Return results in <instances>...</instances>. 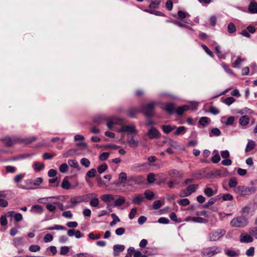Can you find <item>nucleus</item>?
Masks as SVG:
<instances>
[{"label":"nucleus","instance_id":"49530a36","mask_svg":"<svg viewBox=\"0 0 257 257\" xmlns=\"http://www.w3.org/2000/svg\"><path fill=\"white\" fill-rule=\"evenodd\" d=\"M209 120L210 119L208 117L203 116L200 118L199 123L200 125L204 126L209 122Z\"/></svg>","mask_w":257,"mask_h":257},{"label":"nucleus","instance_id":"680f3d73","mask_svg":"<svg viewBox=\"0 0 257 257\" xmlns=\"http://www.w3.org/2000/svg\"><path fill=\"white\" fill-rule=\"evenodd\" d=\"M53 239V235L50 233L46 234L44 237V240L45 242H49Z\"/></svg>","mask_w":257,"mask_h":257},{"label":"nucleus","instance_id":"7ed1b4c3","mask_svg":"<svg viewBox=\"0 0 257 257\" xmlns=\"http://www.w3.org/2000/svg\"><path fill=\"white\" fill-rule=\"evenodd\" d=\"M154 103L150 102L143 104L140 106L141 112H143L147 117H151L154 115Z\"/></svg>","mask_w":257,"mask_h":257},{"label":"nucleus","instance_id":"8fccbe9b","mask_svg":"<svg viewBox=\"0 0 257 257\" xmlns=\"http://www.w3.org/2000/svg\"><path fill=\"white\" fill-rule=\"evenodd\" d=\"M75 152H76L75 150H73V149L69 150L68 151L66 152L65 153H63V157L64 158H68L69 157L73 156L74 154H75Z\"/></svg>","mask_w":257,"mask_h":257},{"label":"nucleus","instance_id":"9b49d317","mask_svg":"<svg viewBox=\"0 0 257 257\" xmlns=\"http://www.w3.org/2000/svg\"><path fill=\"white\" fill-rule=\"evenodd\" d=\"M148 137L150 139H154L160 137L159 132L154 126H152L147 133Z\"/></svg>","mask_w":257,"mask_h":257},{"label":"nucleus","instance_id":"6e6552de","mask_svg":"<svg viewBox=\"0 0 257 257\" xmlns=\"http://www.w3.org/2000/svg\"><path fill=\"white\" fill-rule=\"evenodd\" d=\"M1 141L8 147H11L16 143H20V138L16 137L13 138L6 137L2 139Z\"/></svg>","mask_w":257,"mask_h":257},{"label":"nucleus","instance_id":"b1692460","mask_svg":"<svg viewBox=\"0 0 257 257\" xmlns=\"http://www.w3.org/2000/svg\"><path fill=\"white\" fill-rule=\"evenodd\" d=\"M164 109L169 114H171L175 110L174 104L173 103H167L165 105Z\"/></svg>","mask_w":257,"mask_h":257},{"label":"nucleus","instance_id":"0e129e2a","mask_svg":"<svg viewBox=\"0 0 257 257\" xmlns=\"http://www.w3.org/2000/svg\"><path fill=\"white\" fill-rule=\"evenodd\" d=\"M220 161V157L219 153L215 154L212 158L211 161L215 164L218 163Z\"/></svg>","mask_w":257,"mask_h":257},{"label":"nucleus","instance_id":"1a4fd4ad","mask_svg":"<svg viewBox=\"0 0 257 257\" xmlns=\"http://www.w3.org/2000/svg\"><path fill=\"white\" fill-rule=\"evenodd\" d=\"M117 195H114L110 194H105L101 195L100 199L102 201L107 203V208H108L110 206L108 203L112 201H114Z\"/></svg>","mask_w":257,"mask_h":257},{"label":"nucleus","instance_id":"a19ab883","mask_svg":"<svg viewBox=\"0 0 257 257\" xmlns=\"http://www.w3.org/2000/svg\"><path fill=\"white\" fill-rule=\"evenodd\" d=\"M237 184V179L234 177L231 178L228 182V186L230 188H234Z\"/></svg>","mask_w":257,"mask_h":257},{"label":"nucleus","instance_id":"774afa93","mask_svg":"<svg viewBox=\"0 0 257 257\" xmlns=\"http://www.w3.org/2000/svg\"><path fill=\"white\" fill-rule=\"evenodd\" d=\"M69 251V247L67 246H63L61 247L60 254L61 255H66Z\"/></svg>","mask_w":257,"mask_h":257},{"label":"nucleus","instance_id":"393cba45","mask_svg":"<svg viewBox=\"0 0 257 257\" xmlns=\"http://www.w3.org/2000/svg\"><path fill=\"white\" fill-rule=\"evenodd\" d=\"M167 145L174 149H177L180 146L179 143L178 142L174 141L171 139H169L167 142Z\"/></svg>","mask_w":257,"mask_h":257},{"label":"nucleus","instance_id":"37998d69","mask_svg":"<svg viewBox=\"0 0 257 257\" xmlns=\"http://www.w3.org/2000/svg\"><path fill=\"white\" fill-rule=\"evenodd\" d=\"M47 230H65L66 228L63 226L60 225L55 224L53 226L49 227L47 228Z\"/></svg>","mask_w":257,"mask_h":257},{"label":"nucleus","instance_id":"39448f33","mask_svg":"<svg viewBox=\"0 0 257 257\" xmlns=\"http://www.w3.org/2000/svg\"><path fill=\"white\" fill-rule=\"evenodd\" d=\"M226 230L223 229H217L209 233L208 239L210 241L218 240L226 233Z\"/></svg>","mask_w":257,"mask_h":257},{"label":"nucleus","instance_id":"ea45409f","mask_svg":"<svg viewBox=\"0 0 257 257\" xmlns=\"http://www.w3.org/2000/svg\"><path fill=\"white\" fill-rule=\"evenodd\" d=\"M117 120L115 118H110L108 119V122H107V126L109 128L111 129L114 124L117 123Z\"/></svg>","mask_w":257,"mask_h":257},{"label":"nucleus","instance_id":"a878e982","mask_svg":"<svg viewBox=\"0 0 257 257\" xmlns=\"http://www.w3.org/2000/svg\"><path fill=\"white\" fill-rule=\"evenodd\" d=\"M255 146V142L252 140H249L245 149V152H248L252 150L254 148Z\"/></svg>","mask_w":257,"mask_h":257},{"label":"nucleus","instance_id":"ddd939ff","mask_svg":"<svg viewBox=\"0 0 257 257\" xmlns=\"http://www.w3.org/2000/svg\"><path fill=\"white\" fill-rule=\"evenodd\" d=\"M225 254L228 257H237L240 254V251L238 249L234 250L229 248L225 250Z\"/></svg>","mask_w":257,"mask_h":257},{"label":"nucleus","instance_id":"c85d7f7f","mask_svg":"<svg viewBox=\"0 0 257 257\" xmlns=\"http://www.w3.org/2000/svg\"><path fill=\"white\" fill-rule=\"evenodd\" d=\"M27 183L30 184H33L36 186H39L43 182V179L41 177L37 178L34 181L32 180L29 179L27 180Z\"/></svg>","mask_w":257,"mask_h":257},{"label":"nucleus","instance_id":"dca6fc26","mask_svg":"<svg viewBox=\"0 0 257 257\" xmlns=\"http://www.w3.org/2000/svg\"><path fill=\"white\" fill-rule=\"evenodd\" d=\"M125 249V246L121 244H116L113 246V255L117 256L119 255V252L123 251Z\"/></svg>","mask_w":257,"mask_h":257},{"label":"nucleus","instance_id":"e2e57ef3","mask_svg":"<svg viewBox=\"0 0 257 257\" xmlns=\"http://www.w3.org/2000/svg\"><path fill=\"white\" fill-rule=\"evenodd\" d=\"M162 205L161 201L159 200H156L155 201L153 204V208L154 209H158L161 207Z\"/></svg>","mask_w":257,"mask_h":257},{"label":"nucleus","instance_id":"6ab92c4d","mask_svg":"<svg viewBox=\"0 0 257 257\" xmlns=\"http://www.w3.org/2000/svg\"><path fill=\"white\" fill-rule=\"evenodd\" d=\"M253 241L252 237L247 233L241 234L240 235V241L242 242L249 243Z\"/></svg>","mask_w":257,"mask_h":257},{"label":"nucleus","instance_id":"2eb2a0df","mask_svg":"<svg viewBox=\"0 0 257 257\" xmlns=\"http://www.w3.org/2000/svg\"><path fill=\"white\" fill-rule=\"evenodd\" d=\"M190 16V15L183 11L180 10L178 12V17L177 18L182 20L183 22L187 23V24H190V22L187 21V20H184L185 18H187Z\"/></svg>","mask_w":257,"mask_h":257},{"label":"nucleus","instance_id":"79ce46f5","mask_svg":"<svg viewBox=\"0 0 257 257\" xmlns=\"http://www.w3.org/2000/svg\"><path fill=\"white\" fill-rule=\"evenodd\" d=\"M221 134L220 131L218 128H213L211 130V132L209 134V136L210 137L213 136H219Z\"/></svg>","mask_w":257,"mask_h":257},{"label":"nucleus","instance_id":"c03bdc74","mask_svg":"<svg viewBox=\"0 0 257 257\" xmlns=\"http://www.w3.org/2000/svg\"><path fill=\"white\" fill-rule=\"evenodd\" d=\"M227 31L230 34H232L236 31V27L234 24L230 23L227 26Z\"/></svg>","mask_w":257,"mask_h":257},{"label":"nucleus","instance_id":"473e14b6","mask_svg":"<svg viewBox=\"0 0 257 257\" xmlns=\"http://www.w3.org/2000/svg\"><path fill=\"white\" fill-rule=\"evenodd\" d=\"M13 244L16 247L24 244L23 237H15L13 239Z\"/></svg>","mask_w":257,"mask_h":257},{"label":"nucleus","instance_id":"3c124183","mask_svg":"<svg viewBox=\"0 0 257 257\" xmlns=\"http://www.w3.org/2000/svg\"><path fill=\"white\" fill-rule=\"evenodd\" d=\"M108 168V166L106 164H103L99 166L97 168L98 172L99 174H102Z\"/></svg>","mask_w":257,"mask_h":257},{"label":"nucleus","instance_id":"cd10ccee","mask_svg":"<svg viewBox=\"0 0 257 257\" xmlns=\"http://www.w3.org/2000/svg\"><path fill=\"white\" fill-rule=\"evenodd\" d=\"M118 197L116 200H114V205L116 206H120L123 204L125 201V199L124 197L121 196H117L116 198Z\"/></svg>","mask_w":257,"mask_h":257},{"label":"nucleus","instance_id":"f8f14e48","mask_svg":"<svg viewBox=\"0 0 257 257\" xmlns=\"http://www.w3.org/2000/svg\"><path fill=\"white\" fill-rule=\"evenodd\" d=\"M198 185L192 184L189 185L186 189L184 191V195L183 196H188L191 195L193 192H194L198 188ZM182 196V195H181Z\"/></svg>","mask_w":257,"mask_h":257},{"label":"nucleus","instance_id":"338daca9","mask_svg":"<svg viewBox=\"0 0 257 257\" xmlns=\"http://www.w3.org/2000/svg\"><path fill=\"white\" fill-rule=\"evenodd\" d=\"M40 248V246L38 245H31L29 246V250L31 252L38 251Z\"/></svg>","mask_w":257,"mask_h":257},{"label":"nucleus","instance_id":"bf43d9fd","mask_svg":"<svg viewBox=\"0 0 257 257\" xmlns=\"http://www.w3.org/2000/svg\"><path fill=\"white\" fill-rule=\"evenodd\" d=\"M222 198L224 201H231L233 200V196L229 193L223 194Z\"/></svg>","mask_w":257,"mask_h":257},{"label":"nucleus","instance_id":"0eeeda50","mask_svg":"<svg viewBox=\"0 0 257 257\" xmlns=\"http://www.w3.org/2000/svg\"><path fill=\"white\" fill-rule=\"evenodd\" d=\"M97 194L94 193H90L84 196H78L74 197H72L70 199V202L72 205H74L77 203H79L82 202L87 201V199H84L85 197H92L93 196H97Z\"/></svg>","mask_w":257,"mask_h":257},{"label":"nucleus","instance_id":"7c9ffc66","mask_svg":"<svg viewBox=\"0 0 257 257\" xmlns=\"http://www.w3.org/2000/svg\"><path fill=\"white\" fill-rule=\"evenodd\" d=\"M61 187L63 189L68 190L71 188V184L68 180V177H65L62 182Z\"/></svg>","mask_w":257,"mask_h":257},{"label":"nucleus","instance_id":"5fc2aeb1","mask_svg":"<svg viewBox=\"0 0 257 257\" xmlns=\"http://www.w3.org/2000/svg\"><path fill=\"white\" fill-rule=\"evenodd\" d=\"M235 99L232 96L227 97L225 99L223 102L227 105H230L235 101Z\"/></svg>","mask_w":257,"mask_h":257},{"label":"nucleus","instance_id":"58836bf2","mask_svg":"<svg viewBox=\"0 0 257 257\" xmlns=\"http://www.w3.org/2000/svg\"><path fill=\"white\" fill-rule=\"evenodd\" d=\"M107 118L103 116L98 115L94 117L93 121L97 124H100L103 121L106 120Z\"/></svg>","mask_w":257,"mask_h":257},{"label":"nucleus","instance_id":"c9c22d12","mask_svg":"<svg viewBox=\"0 0 257 257\" xmlns=\"http://www.w3.org/2000/svg\"><path fill=\"white\" fill-rule=\"evenodd\" d=\"M144 195V198H146L148 200H151L153 199L154 194L152 191L150 190H147L145 192Z\"/></svg>","mask_w":257,"mask_h":257},{"label":"nucleus","instance_id":"09e8293b","mask_svg":"<svg viewBox=\"0 0 257 257\" xmlns=\"http://www.w3.org/2000/svg\"><path fill=\"white\" fill-rule=\"evenodd\" d=\"M204 193L208 197H211L214 194L213 190L210 187L205 188Z\"/></svg>","mask_w":257,"mask_h":257},{"label":"nucleus","instance_id":"72a5a7b5","mask_svg":"<svg viewBox=\"0 0 257 257\" xmlns=\"http://www.w3.org/2000/svg\"><path fill=\"white\" fill-rule=\"evenodd\" d=\"M31 211L34 213L41 214L43 212V208L41 205H35L32 206Z\"/></svg>","mask_w":257,"mask_h":257},{"label":"nucleus","instance_id":"de8ad7c7","mask_svg":"<svg viewBox=\"0 0 257 257\" xmlns=\"http://www.w3.org/2000/svg\"><path fill=\"white\" fill-rule=\"evenodd\" d=\"M192 221L198 223H206L207 220L201 217H193Z\"/></svg>","mask_w":257,"mask_h":257},{"label":"nucleus","instance_id":"5701e85b","mask_svg":"<svg viewBox=\"0 0 257 257\" xmlns=\"http://www.w3.org/2000/svg\"><path fill=\"white\" fill-rule=\"evenodd\" d=\"M248 10L252 14H257V3L252 1L248 6Z\"/></svg>","mask_w":257,"mask_h":257},{"label":"nucleus","instance_id":"e433bc0d","mask_svg":"<svg viewBox=\"0 0 257 257\" xmlns=\"http://www.w3.org/2000/svg\"><path fill=\"white\" fill-rule=\"evenodd\" d=\"M99 202V199L96 196H93L92 198H91L90 205L92 207H96L98 206Z\"/></svg>","mask_w":257,"mask_h":257},{"label":"nucleus","instance_id":"4c0bfd02","mask_svg":"<svg viewBox=\"0 0 257 257\" xmlns=\"http://www.w3.org/2000/svg\"><path fill=\"white\" fill-rule=\"evenodd\" d=\"M175 127V126H174V127H172L170 125H162V126L163 131L165 134L170 133L174 129Z\"/></svg>","mask_w":257,"mask_h":257},{"label":"nucleus","instance_id":"f704fd0d","mask_svg":"<svg viewBox=\"0 0 257 257\" xmlns=\"http://www.w3.org/2000/svg\"><path fill=\"white\" fill-rule=\"evenodd\" d=\"M186 132V128L184 126H179L177 128L176 131L174 132V134L176 136L184 134Z\"/></svg>","mask_w":257,"mask_h":257},{"label":"nucleus","instance_id":"2f4dec72","mask_svg":"<svg viewBox=\"0 0 257 257\" xmlns=\"http://www.w3.org/2000/svg\"><path fill=\"white\" fill-rule=\"evenodd\" d=\"M215 52L217 55L218 58L220 59H225V55L223 54L221 51V47L219 45H216L215 46Z\"/></svg>","mask_w":257,"mask_h":257},{"label":"nucleus","instance_id":"a18cd8bd","mask_svg":"<svg viewBox=\"0 0 257 257\" xmlns=\"http://www.w3.org/2000/svg\"><path fill=\"white\" fill-rule=\"evenodd\" d=\"M171 23H172V24H174L175 25H177V26H179L180 27L186 28H187V29H188L189 30H191L192 29L189 26H187V25H186L185 24H182L180 22H178V21H177L176 20L171 21Z\"/></svg>","mask_w":257,"mask_h":257},{"label":"nucleus","instance_id":"4d7b16f0","mask_svg":"<svg viewBox=\"0 0 257 257\" xmlns=\"http://www.w3.org/2000/svg\"><path fill=\"white\" fill-rule=\"evenodd\" d=\"M155 180V175L154 173H151L148 175L147 181L150 183H154Z\"/></svg>","mask_w":257,"mask_h":257},{"label":"nucleus","instance_id":"aec40b11","mask_svg":"<svg viewBox=\"0 0 257 257\" xmlns=\"http://www.w3.org/2000/svg\"><path fill=\"white\" fill-rule=\"evenodd\" d=\"M37 139V138L35 136L31 137L27 139H20V144H25L26 145L29 144L34 142Z\"/></svg>","mask_w":257,"mask_h":257},{"label":"nucleus","instance_id":"f03ea898","mask_svg":"<svg viewBox=\"0 0 257 257\" xmlns=\"http://www.w3.org/2000/svg\"><path fill=\"white\" fill-rule=\"evenodd\" d=\"M248 224L246 218L243 216H237L233 218L230 221V224L232 227H243Z\"/></svg>","mask_w":257,"mask_h":257},{"label":"nucleus","instance_id":"a211bd4d","mask_svg":"<svg viewBox=\"0 0 257 257\" xmlns=\"http://www.w3.org/2000/svg\"><path fill=\"white\" fill-rule=\"evenodd\" d=\"M126 143L128 144L130 147L132 148H136L138 147L139 142L138 140H136L134 139V137H132L131 138H128L126 140Z\"/></svg>","mask_w":257,"mask_h":257},{"label":"nucleus","instance_id":"9d476101","mask_svg":"<svg viewBox=\"0 0 257 257\" xmlns=\"http://www.w3.org/2000/svg\"><path fill=\"white\" fill-rule=\"evenodd\" d=\"M119 131L120 132H128V134L138 133L134 125H122L120 127Z\"/></svg>","mask_w":257,"mask_h":257},{"label":"nucleus","instance_id":"864d4df0","mask_svg":"<svg viewBox=\"0 0 257 257\" xmlns=\"http://www.w3.org/2000/svg\"><path fill=\"white\" fill-rule=\"evenodd\" d=\"M96 170L93 168L87 172L86 176L89 178H93L96 176Z\"/></svg>","mask_w":257,"mask_h":257},{"label":"nucleus","instance_id":"052dcab7","mask_svg":"<svg viewBox=\"0 0 257 257\" xmlns=\"http://www.w3.org/2000/svg\"><path fill=\"white\" fill-rule=\"evenodd\" d=\"M234 122V116H230L227 118L226 122H225V124L227 125H232Z\"/></svg>","mask_w":257,"mask_h":257},{"label":"nucleus","instance_id":"c756f323","mask_svg":"<svg viewBox=\"0 0 257 257\" xmlns=\"http://www.w3.org/2000/svg\"><path fill=\"white\" fill-rule=\"evenodd\" d=\"M249 121V117L246 115H244L240 117V118L239 119V122L241 125H246L248 124Z\"/></svg>","mask_w":257,"mask_h":257},{"label":"nucleus","instance_id":"20e7f679","mask_svg":"<svg viewBox=\"0 0 257 257\" xmlns=\"http://www.w3.org/2000/svg\"><path fill=\"white\" fill-rule=\"evenodd\" d=\"M220 248L217 246L205 247L202 249L201 254L204 256L211 257L220 252Z\"/></svg>","mask_w":257,"mask_h":257},{"label":"nucleus","instance_id":"bb28decb","mask_svg":"<svg viewBox=\"0 0 257 257\" xmlns=\"http://www.w3.org/2000/svg\"><path fill=\"white\" fill-rule=\"evenodd\" d=\"M45 165L43 163L35 162L33 165V168L36 172H39L44 169Z\"/></svg>","mask_w":257,"mask_h":257},{"label":"nucleus","instance_id":"423d86ee","mask_svg":"<svg viewBox=\"0 0 257 257\" xmlns=\"http://www.w3.org/2000/svg\"><path fill=\"white\" fill-rule=\"evenodd\" d=\"M144 182V178L140 175H132L128 177L127 185L133 186L135 185H140Z\"/></svg>","mask_w":257,"mask_h":257},{"label":"nucleus","instance_id":"603ef678","mask_svg":"<svg viewBox=\"0 0 257 257\" xmlns=\"http://www.w3.org/2000/svg\"><path fill=\"white\" fill-rule=\"evenodd\" d=\"M178 203L181 206H186L190 204V201L187 198H184L179 200Z\"/></svg>","mask_w":257,"mask_h":257},{"label":"nucleus","instance_id":"13d9d810","mask_svg":"<svg viewBox=\"0 0 257 257\" xmlns=\"http://www.w3.org/2000/svg\"><path fill=\"white\" fill-rule=\"evenodd\" d=\"M202 47L203 49V50L205 51V52L211 57L213 58L214 57V55L213 53V52L209 49V48L205 45H202Z\"/></svg>","mask_w":257,"mask_h":257},{"label":"nucleus","instance_id":"6e6d98bb","mask_svg":"<svg viewBox=\"0 0 257 257\" xmlns=\"http://www.w3.org/2000/svg\"><path fill=\"white\" fill-rule=\"evenodd\" d=\"M80 163L82 165L85 166L86 168L89 167L90 164L89 160L85 158H83L81 159Z\"/></svg>","mask_w":257,"mask_h":257},{"label":"nucleus","instance_id":"4468645a","mask_svg":"<svg viewBox=\"0 0 257 257\" xmlns=\"http://www.w3.org/2000/svg\"><path fill=\"white\" fill-rule=\"evenodd\" d=\"M140 112H141L140 107H132L128 108L127 110V115L131 117L134 118L135 117L136 114Z\"/></svg>","mask_w":257,"mask_h":257},{"label":"nucleus","instance_id":"4be33fe9","mask_svg":"<svg viewBox=\"0 0 257 257\" xmlns=\"http://www.w3.org/2000/svg\"><path fill=\"white\" fill-rule=\"evenodd\" d=\"M127 179L126 173L125 172H121L118 175V180L120 184H125L127 183Z\"/></svg>","mask_w":257,"mask_h":257},{"label":"nucleus","instance_id":"f257e3e1","mask_svg":"<svg viewBox=\"0 0 257 257\" xmlns=\"http://www.w3.org/2000/svg\"><path fill=\"white\" fill-rule=\"evenodd\" d=\"M234 192L240 196L249 195L255 193L256 188L254 187H248L244 185L238 186L234 189Z\"/></svg>","mask_w":257,"mask_h":257},{"label":"nucleus","instance_id":"f3484780","mask_svg":"<svg viewBox=\"0 0 257 257\" xmlns=\"http://www.w3.org/2000/svg\"><path fill=\"white\" fill-rule=\"evenodd\" d=\"M168 175L172 180H174L175 178L181 177L182 174L177 170L172 169L169 171Z\"/></svg>","mask_w":257,"mask_h":257},{"label":"nucleus","instance_id":"412c9836","mask_svg":"<svg viewBox=\"0 0 257 257\" xmlns=\"http://www.w3.org/2000/svg\"><path fill=\"white\" fill-rule=\"evenodd\" d=\"M145 198L142 194H138L136 195L133 199L132 202L136 205H140L144 201Z\"/></svg>","mask_w":257,"mask_h":257},{"label":"nucleus","instance_id":"69168bd1","mask_svg":"<svg viewBox=\"0 0 257 257\" xmlns=\"http://www.w3.org/2000/svg\"><path fill=\"white\" fill-rule=\"evenodd\" d=\"M68 164L72 167L77 168L78 167V163L75 160H69Z\"/></svg>","mask_w":257,"mask_h":257}]
</instances>
